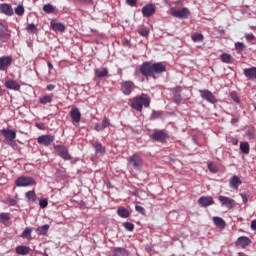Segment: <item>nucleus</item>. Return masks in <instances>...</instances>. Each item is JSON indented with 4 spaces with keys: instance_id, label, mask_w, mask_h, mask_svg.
Segmentation results:
<instances>
[{
    "instance_id": "39",
    "label": "nucleus",
    "mask_w": 256,
    "mask_h": 256,
    "mask_svg": "<svg viewBox=\"0 0 256 256\" xmlns=\"http://www.w3.org/2000/svg\"><path fill=\"white\" fill-rule=\"evenodd\" d=\"M123 253H125V248L117 247L113 251V256H121Z\"/></svg>"
},
{
    "instance_id": "15",
    "label": "nucleus",
    "mask_w": 256,
    "mask_h": 256,
    "mask_svg": "<svg viewBox=\"0 0 256 256\" xmlns=\"http://www.w3.org/2000/svg\"><path fill=\"white\" fill-rule=\"evenodd\" d=\"M70 117L72 119L73 125H77V123L81 122V111L79 108L73 107L70 111Z\"/></svg>"
},
{
    "instance_id": "17",
    "label": "nucleus",
    "mask_w": 256,
    "mask_h": 256,
    "mask_svg": "<svg viewBox=\"0 0 256 256\" xmlns=\"http://www.w3.org/2000/svg\"><path fill=\"white\" fill-rule=\"evenodd\" d=\"M243 73L247 79L256 82V67L245 68Z\"/></svg>"
},
{
    "instance_id": "9",
    "label": "nucleus",
    "mask_w": 256,
    "mask_h": 256,
    "mask_svg": "<svg viewBox=\"0 0 256 256\" xmlns=\"http://www.w3.org/2000/svg\"><path fill=\"white\" fill-rule=\"evenodd\" d=\"M13 63V58L11 56L0 57V71H7Z\"/></svg>"
},
{
    "instance_id": "22",
    "label": "nucleus",
    "mask_w": 256,
    "mask_h": 256,
    "mask_svg": "<svg viewBox=\"0 0 256 256\" xmlns=\"http://www.w3.org/2000/svg\"><path fill=\"white\" fill-rule=\"evenodd\" d=\"M6 89H12L13 91H19L21 89V85L18 84L17 81L8 79L5 81Z\"/></svg>"
},
{
    "instance_id": "1",
    "label": "nucleus",
    "mask_w": 256,
    "mask_h": 256,
    "mask_svg": "<svg viewBox=\"0 0 256 256\" xmlns=\"http://www.w3.org/2000/svg\"><path fill=\"white\" fill-rule=\"evenodd\" d=\"M139 71L143 77H152L157 79V75L161 73V62L151 63L146 61L141 64Z\"/></svg>"
},
{
    "instance_id": "5",
    "label": "nucleus",
    "mask_w": 256,
    "mask_h": 256,
    "mask_svg": "<svg viewBox=\"0 0 256 256\" xmlns=\"http://www.w3.org/2000/svg\"><path fill=\"white\" fill-rule=\"evenodd\" d=\"M171 15L174 18L185 20L189 18L190 12L188 8H182V9L171 8Z\"/></svg>"
},
{
    "instance_id": "49",
    "label": "nucleus",
    "mask_w": 256,
    "mask_h": 256,
    "mask_svg": "<svg viewBox=\"0 0 256 256\" xmlns=\"http://www.w3.org/2000/svg\"><path fill=\"white\" fill-rule=\"evenodd\" d=\"M127 5H130V7H135L137 5V0H126Z\"/></svg>"
},
{
    "instance_id": "36",
    "label": "nucleus",
    "mask_w": 256,
    "mask_h": 256,
    "mask_svg": "<svg viewBox=\"0 0 256 256\" xmlns=\"http://www.w3.org/2000/svg\"><path fill=\"white\" fill-rule=\"evenodd\" d=\"M16 15H19V17H23V15H25V7H23V5H18L15 9H14Z\"/></svg>"
},
{
    "instance_id": "31",
    "label": "nucleus",
    "mask_w": 256,
    "mask_h": 256,
    "mask_svg": "<svg viewBox=\"0 0 256 256\" xmlns=\"http://www.w3.org/2000/svg\"><path fill=\"white\" fill-rule=\"evenodd\" d=\"M26 31L30 35H35V33H37L38 29H37V26L35 24L31 23V24L27 25Z\"/></svg>"
},
{
    "instance_id": "50",
    "label": "nucleus",
    "mask_w": 256,
    "mask_h": 256,
    "mask_svg": "<svg viewBox=\"0 0 256 256\" xmlns=\"http://www.w3.org/2000/svg\"><path fill=\"white\" fill-rule=\"evenodd\" d=\"M95 131H103L105 128L103 127V125L101 124H95Z\"/></svg>"
},
{
    "instance_id": "52",
    "label": "nucleus",
    "mask_w": 256,
    "mask_h": 256,
    "mask_svg": "<svg viewBox=\"0 0 256 256\" xmlns=\"http://www.w3.org/2000/svg\"><path fill=\"white\" fill-rule=\"evenodd\" d=\"M8 203L12 206H15L17 205V200H15L14 198H8Z\"/></svg>"
},
{
    "instance_id": "29",
    "label": "nucleus",
    "mask_w": 256,
    "mask_h": 256,
    "mask_svg": "<svg viewBox=\"0 0 256 256\" xmlns=\"http://www.w3.org/2000/svg\"><path fill=\"white\" fill-rule=\"evenodd\" d=\"M240 151L243 154L248 155L250 153L249 143L248 142H240Z\"/></svg>"
},
{
    "instance_id": "6",
    "label": "nucleus",
    "mask_w": 256,
    "mask_h": 256,
    "mask_svg": "<svg viewBox=\"0 0 256 256\" xmlns=\"http://www.w3.org/2000/svg\"><path fill=\"white\" fill-rule=\"evenodd\" d=\"M128 163L133 169L139 171L141 167H143V160L139 156V154H134L128 158Z\"/></svg>"
},
{
    "instance_id": "62",
    "label": "nucleus",
    "mask_w": 256,
    "mask_h": 256,
    "mask_svg": "<svg viewBox=\"0 0 256 256\" xmlns=\"http://www.w3.org/2000/svg\"><path fill=\"white\" fill-rule=\"evenodd\" d=\"M167 67L164 64H161V73H164Z\"/></svg>"
},
{
    "instance_id": "55",
    "label": "nucleus",
    "mask_w": 256,
    "mask_h": 256,
    "mask_svg": "<svg viewBox=\"0 0 256 256\" xmlns=\"http://www.w3.org/2000/svg\"><path fill=\"white\" fill-rule=\"evenodd\" d=\"M246 40H247V41H252V40H254V35H253V34H247V35H246Z\"/></svg>"
},
{
    "instance_id": "41",
    "label": "nucleus",
    "mask_w": 256,
    "mask_h": 256,
    "mask_svg": "<svg viewBox=\"0 0 256 256\" xmlns=\"http://www.w3.org/2000/svg\"><path fill=\"white\" fill-rule=\"evenodd\" d=\"M150 137L153 139V141H161V131L154 132L150 135Z\"/></svg>"
},
{
    "instance_id": "58",
    "label": "nucleus",
    "mask_w": 256,
    "mask_h": 256,
    "mask_svg": "<svg viewBox=\"0 0 256 256\" xmlns=\"http://www.w3.org/2000/svg\"><path fill=\"white\" fill-rule=\"evenodd\" d=\"M167 137V135L165 134V132H161V143L163 144V142L165 141V138Z\"/></svg>"
},
{
    "instance_id": "27",
    "label": "nucleus",
    "mask_w": 256,
    "mask_h": 256,
    "mask_svg": "<svg viewBox=\"0 0 256 256\" xmlns=\"http://www.w3.org/2000/svg\"><path fill=\"white\" fill-rule=\"evenodd\" d=\"M93 147H94L96 153H100L101 155H105V147H103V144H101V142H95L93 144Z\"/></svg>"
},
{
    "instance_id": "40",
    "label": "nucleus",
    "mask_w": 256,
    "mask_h": 256,
    "mask_svg": "<svg viewBox=\"0 0 256 256\" xmlns=\"http://www.w3.org/2000/svg\"><path fill=\"white\" fill-rule=\"evenodd\" d=\"M123 227L127 231H133L135 229V225L132 222H124Z\"/></svg>"
},
{
    "instance_id": "44",
    "label": "nucleus",
    "mask_w": 256,
    "mask_h": 256,
    "mask_svg": "<svg viewBox=\"0 0 256 256\" xmlns=\"http://www.w3.org/2000/svg\"><path fill=\"white\" fill-rule=\"evenodd\" d=\"M111 125V122H109V118L104 117L102 120V127L104 129H107V127H109Z\"/></svg>"
},
{
    "instance_id": "26",
    "label": "nucleus",
    "mask_w": 256,
    "mask_h": 256,
    "mask_svg": "<svg viewBox=\"0 0 256 256\" xmlns=\"http://www.w3.org/2000/svg\"><path fill=\"white\" fill-rule=\"evenodd\" d=\"M49 231V224L42 225L38 228H36V233L38 235H47V232Z\"/></svg>"
},
{
    "instance_id": "59",
    "label": "nucleus",
    "mask_w": 256,
    "mask_h": 256,
    "mask_svg": "<svg viewBox=\"0 0 256 256\" xmlns=\"http://www.w3.org/2000/svg\"><path fill=\"white\" fill-rule=\"evenodd\" d=\"M231 143H232L233 146H237L238 145V139L232 138Z\"/></svg>"
},
{
    "instance_id": "34",
    "label": "nucleus",
    "mask_w": 256,
    "mask_h": 256,
    "mask_svg": "<svg viewBox=\"0 0 256 256\" xmlns=\"http://www.w3.org/2000/svg\"><path fill=\"white\" fill-rule=\"evenodd\" d=\"M25 196L29 201H33V203L37 201V194H35V191H28Z\"/></svg>"
},
{
    "instance_id": "57",
    "label": "nucleus",
    "mask_w": 256,
    "mask_h": 256,
    "mask_svg": "<svg viewBox=\"0 0 256 256\" xmlns=\"http://www.w3.org/2000/svg\"><path fill=\"white\" fill-rule=\"evenodd\" d=\"M46 89H47L48 91H53V89H55V85L49 84V85H47Z\"/></svg>"
},
{
    "instance_id": "33",
    "label": "nucleus",
    "mask_w": 256,
    "mask_h": 256,
    "mask_svg": "<svg viewBox=\"0 0 256 256\" xmlns=\"http://www.w3.org/2000/svg\"><path fill=\"white\" fill-rule=\"evenodd\" d=\"M213 223L217 227H224L225 226V221L221 217H213Z\"/></svg>"
},
{
    "instance_id": "13",
    "label": "nucleus",
    "mask_w": 256,
    "mask_h": 256,
    "mask_svg": "<svg viewBox=\"0 0 256 256\" xmlns=\"http://www.w3.org/2000/svg\"><path fill=\"white\" fill-rule=\"evenodd\" d=\"M142 15L143 17L149 18L152 17V15H155V5L153 4H146L142 9Z\"/></svg>"
},
{
    "instance_id": "25",
    "label": "nucleus",
    "mask_w": 256,
    "mask_h": 256,
    "mask_svg": "<svg viewBox=\"0 0 256 256\" xmlns=\"http://www.w3.org/2000/svg\"><path fill=\"white\" fill-rule=\"evenodd\" d=\"M31 233H33V229L30 227H26L21 233L20 237H22V239H28V241H31Z\"/></svg>"
},
{
    "instance_id": "24",
    "label": "nucleus",
    "mask_w": 256,
    "mask_h": 256,
    "mask_svg": "<svg viewBox=\"0 0 256 256\" xmlns=\"http://www.w3.org/2000/svg\"><path fill=\"white\" fill-rule=\"evenodd\" d=\"M95 76L98 79H101L103 77H107V75H109V70H107V68H102V69H95Z\"/></svg>"
},
{
    "instance_id": "3",
    "label": "nucleus",
    "mask_w": 256,
    "mask_h": 256,
    "mask_svg": "<svg viewBox=\"0 0 256 256\" xmlns=\"http://www.w3.org/2000/svg\"><path fill=\"white\" fill-rule=\"evenodd\" d=\"M1 135H3L5 138L4 143H6V145H9V147H12V149L17 147V142L15 141V139H17V131L4 128L1 130Z\"/></svg>"
},
{
    "instance_id": "11",
    "label": "nucleus",
    "mask_w": 256,
    "mask_h": 256,
    "mask_svg": "<svg viewBox=\"0 0 256 256\" xmlns=\"http://www.w3.org/2000/svg\"><path fill=\"white\" fill-rule=\"evenodd\" d=\"M135 89V84L132 81H125L121 84V91L124 95H131Z\"/></svg>"
},
{
    "instance_id": "63",
    "label": "nucleus",
    "mask_w": 256,
    "mask_h": 256,
    "mask_svg": "<svg viewBox=\"0 0 256 256\" xmlns=\"http://www.w3.org/2000/svg\"><path fill=\"white\" fill-rule=\"evenodd\" d=\"M47 65L50 70L53 69V64L51 62H47Z\"/></svg>"
},
{
    "instance_id": "14",
    "label": "nucleus",
    "mask_w": 256,
    "mask_h": 256,
    "mask_svg": "<svg viewBox=\"0 0 256 256\" xmlns=\"http://www.w3.org/2000/svg\"><path fill=\"white\" fill-rule=\"evenodd\" d=\"M218 201L221 203V206L226 207L228 209H232L234 206V200L227 196L220 195L218 197Z\"/></svg>"
},
{
    "instance_id": "28",
    "label": "nucleus",
    "mask_w": 256,
    "mask_h": 256,
    "mask_svg": "<svg viewBox=\"0 0 256 256\" xmlns=\"http://www.w3.org/2000/svg\"><path fill=\"white\" fill-rule=\"evenodd\" d=\"M117 214L119 215V217H122L123 219H127V217H129V210H127L125 207H120L117 210Z\"/></svg>"
},
{
    "instance_id": "61",
    "label": "nucleus",
    "mask_w": 256,
    "mask_h": 256,
    "mask_svg": "<svg viewBox=\"0 0 256 256\" xmlns=\"http://www.w3.org/2000/svg\"><path fill=\"white\" fill-rule=\"evenodd\" d=\"M36 127L41 130L45 129V126L43 124H39V123H36Z\"/></svg>"
},
{
    "instance_id": "42",
    "label": "nucleus",
    "mask_w": 256,
    "mask_h": 256,
    "mask_svg": "<svg viewBox=\"0 0 256 256\" xmlns=\"http://www.w3.org/2000/svg\"><path fill=\"white\" fill-rule=\"evenodd\" d=\"M202 40H203L202 34L196 33V34L192 35V41L199 43Z\"/></svg>"
},
{
    "instance_id": "45",
    "label": "nucleus",
    "mask_w": 256,
    "mask_h": 256,
    "mask_svg": "<svg viewBox=\"0 0 256 256\" xmlns=\"http://www.w3.org/2000/svg\"><path fill=\"white\" fill-rule=\"evenodd\" d=\"M135 209L138 213H141V215H145V213H146L145 209L140 205H136Z\"/></svg>"
},
{
    "instance_id": "48",
    "label": "nucleus",
    "mask_w": 256,
    "mask_h": 256,
    "mask_svg": "<svg viewBox=\"0 0 256 256\" xmlns=\"http://www.w3.org/2000/svg\"><path fill=\"white\" fill-rule=\"evenodd\" d=\"M208 169L210 170V172L212 173H216L217 172V167L215 165H213V163H209L208 164Z\"/></svg>"
},
{
    "instance_id": "54",
    "label": "nucleus",
    "mask_w": 256,
    "mask_h": 256,
    "mask_svg": "<svg viewBox=\"0 0 256 256\" xmlns=\"http://www.w3.org/2000/svg\"><path fill=\"white\" fill-rule=\"evenodd\" d=\"M251 230L256 231V219L252 220L251 222Z\"/></svg>"
},
{
    "instance_id": "23",
    "label": "nucleus",
    "mask_w": 256,
    "mask_h": 256,
    "mask_svg": "<svg viewBox=\"0 0 256 256\" xmlns=\"http://www.w3.org/2000/svg\"><path fill=\"white\" fill-rule=\"evenodd\" d=\"M29 251H31V249L28 246L20 245L16 247L17 255H29Z\"/></svg>"
},
{
    "instance_id": "60",
    "label": "nucleus",
    "mask_w": 256,
    "mask_h": 256,
    "mask_svg": "<svg viewBox=\"0 0 256 256\" xmlns=\"http://www.w3.org/2000/svg\"><path fill=\"white\" fill-rule=\"evenodd\" d=\"M236 123H238V118L233 117V118L231 119V124H232V125H235Z\"/></svg>"
},
{
    "instance_id": "30",
    "label": "nucleus",
    "mask_w": 256,
    "mask_h": 256,
    "mask_svg": "<svg viewBox=\"0 0 256 256\" xmlns=\"http://www.w3.org/2000/svg\"><path fill=\"white\" fill-rule=\"evenodd\" d=\"M52 101H53V96L51 95H44L39 98V103H41V105H47V103H51Z\"/></svg>"
},
{
    "instance_id": "51",
    "label": "nucleus",
    "mask_w": 256,
    "mask_h": 256,
    "mask_svg": "<svg viewBox=\"0 0 256 256\" xmlns=\"http://www.w3.org/2000/svg\"><path fill=\"white\" fill-rule=\"evenodd\" d=\"M240 197L242 198V201L244 204H246L248 202V197L246 194L240 193Z\"/></svg>"
},
{
    "instance_id": "38",
    "label": "nucleus",
    "mask_w": 256,
    "mask_h": 256,
    "mask_svg": "<svg viewBox=\"0 0 256 256\" xmlns=\"http://www.w3.org/2000/svg\"><path fill=\"white\" fill-rule=\"evenodd\" d=\"M9 219H11V216L9 213H1L0 214V222L1 223H7V221H9Z\"/></svg>"
},
{
    "instance_id": "10",
    "label": "nucleus",
    "mask_w": 256,
    "mask_h": 256,
    "mask_svg": "<svg viewBox=\"0 0 256 256\" xmlns=\"http://www.w3.org/2000/svg\"><path fill=\"white\" fill-rule=\"evenodd\" d=\"M214 204H215V202H214L212 196H201L198 199V205L201 208H207V207L212 206Z\"/></svg>"
},
{
    "instance_id": "8",
    "label": "nucleus",
    "mask_w": 256,
    "mask_h": 256,
    "mask_svg": "<svg viewBox=\"0 0 256 256\" xmlns=\"http://www.w3.org/2000/svg\"><path fill=\"white\" fill-rule=\"evenodd\" d=\"M53 141H55V136L53 135H41L37 138V143L44 147H49Z\"/></svg>"
},
{
    "instance_id": "2",
    "label": "nucleus",
    "mask_w": 256,
    "mask_h": 256,
    "mask_svg": "<svg viewBox=\"0 0 256 256\" xmlns=\"http://www.w3.org/2000/svg\"><path fill=\"white\" fill-rule=\"evenodd\" d=\"M151 105V98L147 94H141L133 98L130 107L135 111H143V107Z\"/></svg>"
},
{
    "instance_id": "16",
    "label": "nucleus",
    "mask_w": 256,
    "mask_h": 256,
    "mask_svg": "<svg viewBox=\"0 0 256 256\" xmlns=\"http://www.w3.org/2000/svg\"><path fill=\"white\" fill-rule=\"evenodd\" d=\"M182 90L183 89L181 88V86H177V87L173 88V90H172L174 103L177 105L181 104V102L183 101V97H181Z\"/></svg>"
},
{
    "instance_id": "18",
    "label": "nucleus",
    "mask_w": 256,
    "mask_h": 256,
    "mask_svg": "<svg viewBox=\"0 0 256 256\" xmlns=\"http://www.w3.org/2000/svg\"><path fill=\"white\" fill-rule=\"evenodd\" d=\"M251 243V240L247 236H240L236 241V246L240 248H246Z\"/></svg>"
},
{
    "instance_id": "43",
    "label": "nucleus",
    "mask_w": 256,
    "mask_h": 256,
    "mask_svg": "<svg viewBox=\"0 0 256 256\" xmlns=\"http://www.w3.org/2000/svg\"><path fill=\"white\" fill-rule=\"evenodd\" d=\"M47 205H49V202L47 201V199L42 198L39 200V206L41 209L47 208Z\"/></svg>"
},
{
    "instance_id": "12",
    "label": "nucleus",
    "mask_w": 256,
    "mask_h": 256,
    "mask_svg": "<svg viewBox=\"0 0 256 256\" xmlns=\"http://www.w3.org/2000/svg\"><path fill=\"white\" fill-rule=\"evenodd\" d=\"M201 98L210 104H215L217 102L213 93L209 90H200Z\"/></svg>"
},
{
    "instance_id": "46",
    "label": "nucleus",
    "mask_w": 256,
    "mask_h": 256,
    "mask_svg": "<svg viewBox=\"0 0 256 256\" xmlns=\"http://www.w3.org/2000/svg\"><path fill=\"white\" fill-rule=\"evenodd\" d=\"M138 33L139 35H141L142 37H147V35H149V30L147 29H141V30H138Z\"/></svg>"
},
{
    "instance_id": "64",
    "label": "nucleus",
    "mask_w": 256,
    "mask_h": 256,
    "mask_svg": "<svg viewBox=\"0 0 256 256\" xmlns=\"http://www.w3.org/2000/svg\"><path fill=\"white\" fill-rule=\"evenodd\" d=\"M238 256H248V255H244L243 252H239V253H238Z\"/></svg>"
},
{
    "instance_id": "4",
    "label": "nucleus",
    "mask_w": 256,
    "mask_h": 256,
    "mask_svg": "<svg viewBox=\"0 0 256 256\" xmlns=\"http://www.w3.org/2000/svg\"><path fill=\"white\" fill-rule=\"evenodd\" d=\"M16 187H33V185H37V182L33 177L29 176H20L15 180Z\"/></svg>"
},
{
    "instance_id": "21",
    "label": "nucleus",
    "mask_w": 256,
    "mask_h": 256,
    "mask_svg": "<svg viewBox=\"0 0 256 256\" xmlns=\"http://www.w3.org/2000/svg\"><path fill=\"white\" fill-rule=\"evenodd\" d=\"M0 11L4 14L7 15L8 17H11L13 15V7L11 4L3 3L0 4Z\"/></svg>"
},
{
    "instance_id": "32",
    "label": "nucleus",
    "mask_w": 256,
    "mask_h": 256,
    "mask_svg": "<svg viewBox=\"0 0 256 256\" xmlns=\"http://www.w3.org/2000/svg\"><path fill=\"white\" fill-rule=\"evenodd\" d=\"M221 60H222V62L225 63V64H231L232 61H233V58H232V56H231L230 54L223 53V54L221 55Z\"/></svg>"
},
{
    "instance_id": "35",
    "label": "nucleus",
    "mask_w": 256,
    "mask_h": 256,
    "mask_svg": "<svg viewBox=\"0 0 256 256\" xmlns=\"http://www.w3.org/2000/svg\"><path fill=\"white\" fill-rule=\"evenodd\" d=\"M235 49L238 53H242L246 49V45L243 42H236Z\"/></svg>"
},
{
    "instance_id": "47",
    "label": "nucleus",
    "mask_w": 256,
    "mask_h": 256,
    "mask_svg": "<svg viewBox=\"0 0 256 256\" xmlns=\"http://www.w3.org/2000/svg\"><path fill=\"white\" fill-rule=\"evenodd\" d=\"M161 117V112L159 111H153L151 115V119H159Z\"/></svg>"
},
{
    "instance_id": "53",
    "label": "nucleus",
    "mask_w": 256,
    "mask_h": 256,
    "mask_svg": "<svg viewBox=\"0 0 256 256\" xmlns=\"http://www.w3.org/2000/svg\"><path fill=\"white\" fill-rule=\"evenodd\" d=\"M245 137H246L248 140H252V139L254 138L253 134H252L250 131H247V132H246Z\"/></svg>"
},
{
    "instance_id": "19",
    "label": "nucleus",
    "mask_w": 256,
    "mask_h": 256,
    "mask_svg": "<svg viewBox=\"0 0 256 256\" xmlns=\"http://www.w3.org/2000/svg\"><path fill=\"white\" fill-rule=\"evenodd\" d=\"M229 185L231 189L237 190L242 185V180L237 175H234L230 178Z\"/></svg>"
},
{
    "instance_id": "20",
    "label": "nucleus",
    "mask_w": 256,
    "mask_h": 256,
    "mask_svg": "<svg viewBox=\"0 0 256 256\" xmlns=\"http://www.w3.org/2000/svg\"><path fill=\"white\" fill-rule=\"evenodd\" d=\"M50 27L56 33H63L65 31V24H63L61 22L51 21Z\"/></svg>"
},
{
    "instance_id": "37",
    "label": "nucleus",
    "mask_w": 256,
    "mask_h": 256,
    "mask_svg": "<svg viewBox=\"0 0 256 256\" xmlns=\"http://www.w3.org/2000/svg\"><path fill=\"white\" fill-rule=\"evenodd\" d=\"M43 11L48 14L55 13V7L51 4H45L43 6Z\"/></svg>"
},
{
    "instance_id": "56",
    "label": "nucleus",
    "mask_w": 256,
    "mask_h": 256,
    "mask_svg": "<svg viewBox=\"0 0 256 256\" xmlns=\"http://www.w3.org/2000/svg\"><path fill=\"white\" fill-rule=\"evenodd\" d=\"M231 97L235 103H239V98L236 96V94H231Z\"/></svg>"
},
{
    "instance_id": "7",
    "label": "nucleus",
    "mask_w": 256,
    "mask_h": 256,
    "mask_svg": "<svg viewBox=\"0 0 256 256\" xmlns=\"http://www.w3.org/2000/svg\"><path fill=\"white\" fill-rule=\"evenodd\" d=\"M55 151H57L59 157L64 159V161H71L73 157L69 155V149L64 145H56L54 146Z\"/></svg>"
}]
</instances>
